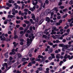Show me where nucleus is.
<instances>
[{
    "label": "nucleus",
    "instance_id": "1",
    "mask_svg": "<svg viewBox=\"0 0 73 73\" xmlns=\"http://www.w3.org/2000/svg\"><path fill=\"white\" fill-rule=\"evenodd\" d=\"M29 38H30V39L29 40V38H27V44H26L25 45L23 46V48L21 50V51H23V50L25 49L28 46H29L32 43L33 40L35 38V36H33V34H32L31 35H30L29 36Z\"/></svg>",
    "mask_w": 73,
    "mask_h": 73
},
{
    "label": "nucleus",
    "instance_id": "2",
    "mask_svg": "<svg viewBox=\"0 0 73 73\" xmlns=\"http://www.w3.org/2000/svg\"><path fill=\"white\" fill-rule=\"evenodd\" d=\"M68 58H69L68 59L69 60H72L73 58V55L70 57V55H68V54H66L65 56L64 57V59H67Z\"/></svg>",
    "mask_w": 73,
    "mask_h": 73
},
{
    "label": "nucleus",
    "instance_id": "3",
    "mask_svg": "<svg viewBox=\"0 0 73 73\" xmlns=\"http://www.w3.org/2000/svg\"><path fill=\"white\" fill-rule=\"evenodd\" d=\"M51 56H50L48 58V60H52V58H55V56H54V54H50Z\"/></svg>",
    "mask_w": 73,
    "mask_h": 73
},
{
    "label": "nucleus",
    "instance_id": "4",
    "mask_svg": "<svg viewBox=\"0 0 73 73\" xmlns=\"http://www.w3.org/2000/svg\"><path fill=\"white\" fill-rule=\"evenodd\" d=\"M10 25L9 26V28L10 29V31H12L13 30V26H12V25H14V24L12 22H10Z\"/></svg>",
    "mask_w": 73,
    "mask_h": 73
},
{
    "label": "nucleus",
    "instance_id": "5",
    "mask_svg": "<svg viewBox=\"0 0 73 73\" xmlns=\"http://www.w3.org/2000/svg\"><path fill=\"white\" fill-rule=\"evenodd\" d=\"M10 55H12V54L15 55L16 54V53L15 52V49H13L12 50V52L10 53Z\"/></svg>",
    "mask_w": 73,
    "mask_h": 73
},
{
    "label": "nucleus",
    "instance_id": "6",
    "mask_svg": "<svg viewBox=\"0 0 73 73\" xmlns=\"http://www.w3.org/2000/svg\"><path fill=\"white\" fill-rule=\"evenodd\" d=\"M70 46H71V45H69L66 44V45H64V47L65 49H68V48H70Z\"/></svg>",
    "mask_w": 73,
    "mask_h": 73
},
{
    "label": "nucleus",
    "instance_id": "7",
    "mask_svg": "<svg viewBox=\"0 0 73 73\" xmlns=\"http://www.w3.org/2000/svg\"><path fill=\"white\" fill-rule=\"evenodd\" d=\"M36 8V7H35V6H34L33 8H30L29 9L30 10V11H32V12H33V11H34L35 10V9Z\"/></svg>",
    "mask_w": 73,
    "mask_h": 73
},
{
    "label": "nucleus",
    "instance_id": "8",
    "mask_svg": "<svg viewBox=\"0 0 73 73\" xmlns=\"http://www.w3.org/2000/svg\"><path fill=\"white\" fill-rule=\"evenodd\" d=\"M15 17V15H8L7 18L8 19H9V18H11V19H12V17Z\"/></svg>",
    "mask_w": 73,
    "mask_h": 73
},
{
    "label": "nucleus",
    "instance_id": "9",
    "mask_svg": "<svg viewBox=\"0 0 73 73\" xmlns=\"http://www.w3.org/2000/svg\"><path fill=\"white\" fill-rule=\"evenodd\" d=\"M0 38H1V41H5V37H3V36L1 35L0 36Z\"/></svg>",
    "mask_w": 73,
    "mask_h": 73
},
{
    "label": "nucleus",
    "instance_id": "10",
    "mask_svg": "<svg viewBox=\"0 0 73 73\" xmlns=\"http://www.w3.org/2000/svg\"><path fill=\"white\" fill-rule=\"evenodd\" d=\"M46 21H47V23H49L50 21V19L48 17H47L46 18Z\"/></svg>",
    "mask_w": 73,
    "mask_h": 73
},
{
    "label": "nucleus",
    "instance_id": "11",
    "mask_svg": "<svg viewBox=\"0 0 73 73\" xmlns=\"http://www.w3.org/2000/svg\"><path fill=\"white\" fill-rule=\"evenodd\" d=\"M50 11L49 10H48L47 11L45 12L44 13V15H48V14H49V13H50Z\"/></svg>",
    "mask_w": 73,
    "mask_h": 73
},
{
    "label": "nucleus",
    "instance_id": "12",
    "mask_svg": "<svg viewBox=\"0 0 73 73\" xmlns=\"http://www.w3.org/2000/svg\"><path fill=\"white\" fill-rule=\"evenodd\" d=\"M42 35H43V33L42 32H40L37 33V35L38 37L41 36Z\"/></svg>",
    "mask_w": 73,
    "mask_h": 73
},
{
    "label": "nucleus",
    "instance_id": "13",
    "mask_svg": "<svg viewBox=\"0 0 73 73\" xmlns=\"http://www.w3.org/2000/svg\"><path fill=\"white\" fill-rule=\"evenodd\" d=\"M45 20L44 19H42L39 22V25H41L42 23V22H43Z\"/></svg>",
    "mask_w": 73,
    "mask_h": 73
},
{
    "label": "nucleus",
    "instance_id": "14",
    "mask_svg": "<svg viewBox=\"0 0 73 73\" xmlns=\"http://www.w3.org/2000/svg\"><path fill=\"white\" fill-rule=\"evenodd\" d=\"M56 32H54V31L53 30H52V33H51V35H56Z\"/></svg>",
    "mask_w": 73,
    "mask_h": 73
},
{
    "label": "nucleus",
    "instance_id": "15",
    "mask_svg": "<svg viewBox=\"0 0 73 73\" xmlns=\"http://www.w3.org/2000/svg\"><path fill=\"white\" fill-rule=\"evenodd\" d=\"M46 71H45V73H49V68H47L46 69Z\"/></svg>",
    "mask_w": 73,
    "mask_h": 73
},
{
    "label": "nucleus",
    "instance_id": "16",
    "mask_svg": "<svg viewBox=\"0 0 73 73\" xmlns=\"http://www.w3.org/2000/svg\"><path fill=\"white\" fill-rule=\"evenodd\" d=\"M60 56V54H57L56 55V58H57V59H59Z\"/></svg>",
    "mask_w": 73,
    "mask_h": 73
},
{
    "label": "nucleus",
    "instance_id": "17",
    "mask_svg": "<svg viewBox=\"0 0 73 73\" xmlns=\"http://www.w3.org/2000/svg\"><path fill=\"white\" fill-rule=\"evenodd\" d=\"M48 31V29H46L45 30L44 32V34H46V35H48L49 34V32H47Z\"/></svg>",
    "mask_w": 73,
    "mask_h": 73
},
{
    "label": "nucleus",
    "instance_id": "18",
    "mask_svg": "<svg viewBox=\"0 0 73 73\" xmlns=\"http://www.w3.org/2000/svg\"><path fill=\"white\" fill-rule=\"evenodd\" d=\"M32 16V18L33 19V20H35V16L33 14H31Z\"/></svg>",
    "mask_w": 73,
    "mask_h": 73
},
{
    "label": "nucleus",
    "instance_id": "19",
    "mask_svg": "<svg viewBox=\"0 0 73 73\" xmlns=\"http://www.w3.org/2000/svg\"><path fill=\"white\" fill-rule=\"evenodd\" d=\"M12 61L11 60H9L7 62V64L9 65H11L12 64Z\"/></svg>",
    "mask_w": 73,
    "mask_h": 73
},
{
    "label": "nucleus",
    "instance_id": "20",
    "mask_svg": "<svg viewBox=\"0 0 73 73\" xmlns=\"http://www.w3.org/2000/svg\"><path fill=\"white\" fill-rule=\"evenodd\" d=\"M6 5H7V6H8L9 7H11L12 5V4H9V3H7Z\"/></svg>",
    "mask_w": 73,
    "mask_h": 73
},
{
    "label": "nucleus",
    "instance_id": "21",
    "mask_svg": "<svg viewBox=\"0 0 73 73\" xmlns=\"http://www.w3.org/2000/svg\"><path fill=\"white\" fill-rule=\"evenodd\" d=\"M14 5L15 6V9H17V8L19 7V6L17 5V3H15L14 4Z\"/></svg>",
    "mask_w": 73,
    "mask_h": 73
},
{
    "label": "nucleus",
    "instance_id": "22",
    "mask_svg": "<svg viewBox=\"0 0 73 73\" xmlns=\"http://www.w3.org/2000/svg\"><path fill=\"white\" fill-rule=\"evenodd\" d=\"M17 65H18V64H17V63H15L12 66L13 68H15Z\"/></svg>",
    "mask_w": 73,
    "mask_h": 73
},
{
    "label": "nucleus",
    "instance_id": "23",
    "mask_svg": "<svg viewBox=\"0 0 73 73\" xmlns=\"http://www.w3.org/2000/svg\"><path fill=\"white\" fill-rule=\"evenodd\" d=\"M13 44L14 45V46H15V47H16V46L17 45L19 44H18V43L16 44V42H14L13 43Z\"/></svg>",
    "mask_w": 73,
    "mask_h": 73
},
{
    "label": "nucleus",
    "instance_id": "24",
    "mask_svg": "<svg viewBox=\"0 0 73 73\" xmlns=\"http://www.w3.org/2000/svg\"><path fill=\"white\" fill-rule=\"evenodd\" d=\"M5 66H6V68H8V65H7V63H5L4 64H3V67H5Z\"/></svg>",
    "mask_w": 73,
    "mask_h": 73
},
{
    "label": "nucleus",
    "instance_id": "25",
    "mask_svg": "<svg viewBox=\"0 0 73 73\" xmlns=\"http://www.w3.org/2000/svg\"><path fill=\"white\" fill-rule=\"evenodd\" d=\"M52 52H53V49H50L48 51V52L49 54H50V53H52Z\"/></svg>",
    "mask_w": 73,
    "mask_h": 73
},
{
    "label": "nucleus",
    "instance_id": "26",
    "mask_svg": "<svg viewBox=\"0 0 73 73\" xmlns=\"http://www.w3.org/2000/svg\"><path fill=\"white\" fill-rule=\"evenodd\" d=\"M9 21L8 19H6L4 22V24H7L8 23V21Z\"/></svg>",
    "mask_w": 73,
    "mask_h": 73
},
{
    "label": "nucleus",
    "instance_id": "27",
    "mask_svg": "<svg viewBox=\"0 0 73 73\" xmlns=\"http://www.w3.org/2000/svg\"><path fill=\"white\" fill-rule=\"evenodd\" d=\"M8 52H7L5 54V56L6 57V58H7L8 57Z\"/></svg>",
    "mask_w": 73,
    "mask_h": 73
},
{
    "label": "nucleus",
    "instance_id": "28",
    "mask_svg": "<svg viewBox=\"0 0 73 73\" xmlns=\"http://www.w3.org/2000/svg\"><path fill=\"white\" fill-rule=\"evenodd\" d=\"M64 44H60L59 45V47H64Z\"/></svg>",
    "mask_w": 73,
    "mask_h": 73
},
{
    "label": "nucleus",
    "instance_id": "29",
    "mask_svg": "<svg viewBox=\"0 0 73 73\" xmlns=\"http://www.w3.org/2000/svg\"><path fill=\"white\" fill-rule=\"evenodd\" d=\"M52 29H53L52 30H54V31H56V29H57V27H52Z\"/></svg>",
    "mask_w": 73,
    "mask_h": 73
},
{
    "label": "nucleus",
    "instance_id": "30",
    "mask_svg": "<svg viewBox=\"0 0 73 73\" xmlns=\"http://www.w3.org/2000/svg\"><path fill=\"white\" fill-rule=\"evenodd\" d=\"M12 67V66H9V67H8V68H6L5 70V72H7V70H9V69H10V68H11Z\"/></svg>",
    "mask_w": 73,
    "mask_h": 73
},
{
    "label": "nucleus",
    "instance_id": "31",
    "mask_svg": "<svg viewBox=\"0 0 73 73\" xmlns=\"http://www.w3.org/2000/svg\"><path fill=\"white\" fill-rule=\"evenodd\" d=\"M5 41L8 42V41H11V40L9 39L8 38H5Z\"/></svg>",
    "mask_w": 73,
    "mask_h": 73
},
{
    "label": "nucleus",
    "instance_id": "32",
    "mask_svg": "<svg viewBox=\"0 0 73 73\" xmlns=\"http://www.w3.org/2000/svg\"><path fill=\"white\" fill-rule=\"evenodd\" d=\"M53 10L54 11H58V7H54L53 8Z\"/></svg>",
    "mask_w": 73,
    "mask_h": 73
},
{
    "label": "nucleus",
    "instance_id": "33",
    "mask_svg": "<svg viewBox=\"0 0 73 73\" xmlns=\"http://www.w3.org/2000/svg\"><path fill=\"white\" fill-rule=\"evenodd\" d=\"M26 60H27V59L25 58H22V62L25 61Z\"/></svg>",
    "mask_w": 73,
    "mask_h": 73
},
{
    "label": "nucleus",
    "instance_id": "34",
    "mask_svg": "<svg viewBox=\"0 0 73 73\" xmlns=\"http://www.w3.org/2000/svg\"><path fill=\"white\" fill-rule=\"evenodd\" d=\"M15 36L14 37V39H16V38H18V36H17V35H14Z\"/></svg>",
    "mask_w": 73,
    "mask_h": 73
},
{
    "label": "nucleus",
    "instance_id": "35",
    "mask_svg": "<svg viewBox=\"0 0 73 73\" xmlns=\"http://www.w3.org/2000/svg\"><path fill=\"white\" fill-rule=\"evenodd\" d=\"M17 56L19 58H20V57H22V55L20 54H18Z\"/></svg>",
    "mask_w": 73,
    "mask_h": 73
},
{
    "label": "nucleus",
    "instance_id": "36",
    "mask_svg": "<svg viewBox=\"0 0 73 73\" xmlns=\"http://www.w3.org/2000/svg\"><path fill=\"white\" fill-rule=\"evenodd\" d=\"M59 8H60L61 9H64V6H60L59 7Z\"/></svg>",
    "mask_w": 73,
    "mask_h": 73
},
{
    "label": "nucleus",
    "instance_id": "37",
    "mask_svg": "<svg viewBox=\"0 0 73 73\" xmlns=\"http://www.w3.org/2000/svg\"><path fill=\"white\" fill-rule=\"evenodd\" d=\"M30 60L31 61H34L35 60V58H30Z\"/></svg>",
    "mask_w": 73,
    "mask_h": 73
},
{
    "label": "nucleus",
    "instance_id": "38",
    "mask_svg": "<svg viewBox=\"0 0 73 73\" xmlns=\"http://www.w3.org/2000/svg\"><path fill=\"white\" fill-rule=\"evenodd\" d=\"M28 29V28H26L24 30V33H26V32H27V31Z\"/></svg>",
    "mask_w": 73,
    "mask_h": 73
},
{
    "label": "nucleus",
    "instance_id": "39",
    "mask_svg": "<svg viewBox=\"0 0 73 73\" xmlns=\"http://www.w3.org/2000/svg\"><path fill=\"white\" fill-rule=\"evenodd\" d=\"M63 61H61L59 63V65H60V66H61L62 65V64H63Z\"/></svg>",
    "mask_w": 73,
    "mask_h": 73
},
{
    "label": "nucleus",
    "instance_id": "40",
    "mask_svg": "<svg viewBox=\"0 0 73 73\" xmlns=\"http://www.w3.org/2000/svg\"><path fill=\"white\" fill-rule=\"evenodd\" d=\"M24 22L26 23L27 24H29V21H24Z\"/></svg>",
    "mask_w": 73,
    "mask_h": 73
},
{
    "label": "nucleus",
    "instance_id": "41",
    "mask_svg": "<svg viewBox=\"0 0 73 73\" xmlns=\"http://www.w3.org/2000/svg\"><path fill=\"white\" fill-rule=\"evenodd\" d=\"M48 44L50 45H53V43L51 42H48Z\"/></svg>",
    "mask_w": 73,
    "mask_h": 73
},
{
    "label": "nucleus",
    "instance_id": "42",
    "mask_svg": "<svg viewBox=\"0 0 73 73\" xmlns=\"http://www.w3.org/2000/svg\"><path fill=\"white\" fill-rule=\"evenodd\" d=\"M50 34H48L47 36V40H48L49 39V38H50Z\"/></svg>",
    "mask_w": 73,
    "mask_h": 73
},
{
    "label": "nucleus",
    "instance_id": "43",
    "mask_svg": "<svg viewBox=\"0 0 73 73\" xmlns=\"http://www.w3.org/2000/svg\"><path fill=\"white\" fill-rule=\"evenodd\" d=\"M38 70H39L40 71H41L42 70V67H39L38 69Z\"/></svg>",
    "mask_w": 73,
    "mask_h": 73
},
{
    "label": "nucleus",
    "instance_id": "44",
    "mask_svg": "<svg viewBox=\"0 0 73 73\" xmlns=\"http://www.w3.org/2000/svg\"><path fill=\"white\" fill-rule=\"evenodd\" d=\"M32 64L31 62L29 63L28 65V66H32Z\"/></svg>",
    "mask_w": 73,
    "mask_h": 73
},
{
    "label": "nucleus",
    "instance_id": "45",
    "mask_svg": "<svg viewBox=\"0 0 73 73\" xmlns=\"http://www.w3.org/2000/svg\"><path fill=\"white\" fill-rule=\"evenodd\" d=\"M32 64H36V61H31V62Z\"/></svg>",
    "mask_w": 73,
    "mask_h": 73
},
{
    "label": "nucleus",
    "instance_id": "46",
    "mask_svg": "<svg viewBox=\"0 0 73 73\" xmlns=\"http://www.w3.org/2000/svg\"><path fill=\"white\" fill-rule=\"evenodd\" d=\"M69 4L70 5H72V4H73V1H70L69 2Z\"/></svg>",
    "mask_w": 73,
    "mask_h": 73
},
{
    "label": "nucleus",
    "instance_id": "47",
    "mask_svg": "<svg viewBox=\"0 0 73 73\" xmlns=\"http://www.w3.org/2000/svg\"><path fill=\"white\" fill-rule=\"evenodd\" d=\"M68 16V14H66L64 16H63V18H65L66 17H67Z\"/></svg>",
    "mask_w": 73,
    "mask_h": 73
},
{
    "label": "nucleus",
    "instance_id": "48",
    "mask_svg": "<svg viewBox=\"0 0 73 73\" xmlns=\"http://www.w3.org/2000/svg\"><path fill=\"white\" fill-rule=\"evenodd\" d=\"M66 40L67 41H70V40H71V38L70 37H68V38H66Z\"/></svg>",
    "mask_w": 73,
    "mask_h": 73
},
{
    "label": "nucleus",
    "instance_id": "49",
    "mask_svg": "<svg viewBox=\"0 0 73 73\" xmlns=\"http://www.w3.org/2000/svg\"><path fill=\"white\" fill-rule=\"evenodd\" d=\"M56 43H60L61 42L58 40H56Z\"/></svg>",
    "mask_w": 73,
    "mask_h": 73
},
{
    "label": "nucleus",
    "instance_id": "50",
    "mask_svg": "<svg viewBox=\"0 0 73 73\" xmlns=\"http://www.w3.org/2000/svg\"><path fill=\"white\" fill-rule=\"evenodd\" d=\"M24 11L26 12H28V9H24Z\"/></svg>",
    "mask_w": 73,
    "mask_h": 73
},
{
    "label": "nucleus",
    "instance_id": "51",
    "mask_svg": "<svg viewBox=\"0 0 73 73\" xmlns=\"http://www.w3.org/2000/svg\"><path fill=\"white\" fill-rule=\"evenodd\" d=\"M67 8H66L65 9H63L62 11H63V12H66V11H67Z\"/></svg>",
    "mask_w": 73,
    "mask_h": 73
},
{
    "label": "nucleus",
    "instance_id": "52",
    "mask_svg": "<svg viewBox=\"0 0 73 73\" xmlns=\"http://www.w3.org/2000/svg\"><path fill=\"white\" fill-rule=\"evenodd\" d=\"M42 37L43 38H46V37H47V36L45 35H43L42 36Z\"/></svg>",
    "mask_w": 73,
    "mask_h": 73
},
{
    "label": "nucleus",
    "instance_id": "53",
    "mask_svg": "<svg viewBox=\"0 0 73 73\" xmlns=\"http://www.w3.org/2000/svg\"><path fill=\"white\" fill-rule=\"evenodd\" d=\"M32 1L33 2L32 4H33V5H36L35 4V2H34L35 1L33 0V1Z\"/></svg>",
    "mask_w": 73,
    "mask_h": 73
},
{
    "label": "nucleus",
    "instance_id": "54",
    "mask_svg": "<svg viewBox=\"0 0 73 73\" xmlns=\"http://www.w3.org/2000/svg\"><path fill=\"white\" fill-rule=\"evenodd\" d=\"M21 22V21H16V23L17 24H19V23H20V22Z\"/></svg>",
    "mask_w": 73,
    "mask_h": 73
},
{
    "label": "nucleus",
    "instance_id": "55",
    "mask_svg": "<svg viewBox=\"0 0 73 73\" xmlns=\"http://www.w3.org/2000/svg\"><path fill=\"white\" fill-rule=\"evenodd\" d=\"M60 25V23H56V26H58V25Z\"/></svg>",
    "mask_w": 73,
    "mask_h": 73
},
{
    "label": "nucleus",
    "instance_id": "56",
    "mask_svg": "<svg viewBox=\"0 0 73 73\" xmlns=\"http://www.w3.org/2000/svg\"><path fill=\"white\" fill-rule=\"evenodd\" d=\"M41 9V8H39V9L37 11V12H39L40 11Z\"/></svg>",
    "mask_w": 73,
    "mask_h": 73
},
{
    "label": "nucleus",
    "instance_id": "57",
    "mask_svg": "<svg viewBox=\"0 0 73 73\" xmlns=\"http://www.w3.org/2000/svg\"><path fill=\"white\" fill-rule=\"evenodd\" d=\"M45 3L46 4H48L49 1L48 0H46L45 1Z\"/></svg>",
    "mask_w": 73,
    "mask_h": 73
},
{
    "label": "nucleus",
    "instance_id": "58",
    "mask_svg": "<svg viewBox=\"0 0 73 73\" xmlns=\"http://www.w3.org/2000/svg\"><path fill=\"white\" fill-rule=\"evenodd\" d=\"M50 65H54V62H52L50 63Z\"/></svg>",
    "mask_w": 73,
    "mask_h": 73
},
{
    "label": "nucleus",
    "instance_id": "59",
    "mask_svg": "<svg viewBox=\"0 0 73 73\" xmlns=\"http://www.w3.org/2000/svg\"><path fill=\"white\" fill-rule=\"evenodd\" d=\"M57 46V44H55L54 45H53L52 46L53 48H55V47H56V46Z\"/></svg>",
    "mask_w": 73,
    "mask_h": 73
},
{
    "label": "nucleus",
    "instance_id": "60",
    "mask_svg": "<svg viewBox=\"0 0 73 73\" xmlns=\"http://www.w3.org/2000/svg\"><path fill=\"white\" fill-rule=\"evenodd\" d=\"M65 49H65V48H63L62 49V51H63V52H64L65 51Z\"/></svg>",
    "mask_w": 73,
    "mask_h": 73
},
{
    "label": "nucleus",
    "instance_id": "61",
    "mask_svg": "<svg viewBox=\"0 0 73 73\" xmlns=\"http://www.w3.org/2000/svg\"><path fill=\"white\" fill-rule=\"evenodd\" d=\"M27 62H24L23 64V65H25V64H27Z\"/></svg>",
    "mask_w": 73,
    "mask_h": 73
},
{
    "label": "nucleus",
    "instance_id": "62",
    "mask_svg": "<svg viewBox=\"0 0 73 73\" xmlns=\"http://www.w3.org/2000/svg\"><path fill=\"white\" fill-rule=\"evenodd\" d=\"M24 29V28L23 27H21L19 28V30H21V31H22Z\"/></svg>",
    "mask_w": 73,
    "mask_h": 73
},
{
    "label": "nucleus",
    "instance_id": "63",
    "mask_svg": "<svg viewBox=\"0 0 73 73\" xmlns=\"http://www.w3.org/2000/svg\"><path fill=\"white\" fill-rule=\"evenodd\" d=\"M67 32L69 34V32H70V29H68L67 30Z\"/></svg>",
    "mask_w": 73,
    "mask_h": 73
},
{
    "label": "nucleus",
    "instance_id": "64",
    "mask_svg": "<svg viewBox=\"0 0 73 73\" xmlns=\"http://www.w3.org/2000/svg\"><path fill=\"white\" fill-rule=\"evenodd\" d=\"M31 31H30L29 30H28L27 32V33H31Z\"/></svg>",
    "mask_w": 73,
    "mask_h": 73
}]
</instances>
